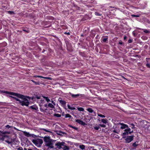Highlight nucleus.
<instances>
[{"label": "nucleus", "instance_id": "1", "mask_svg": "<svg viewBox=\"0 0 150 150\" xmlns=\"http://www.w3.org/2000/svg\"><path fill=\"white\" fill-rule=\"evenodd\" d=\"M12 96H10L15 99L17 101H19L22 106L24 105L28 106L29 103L27 98L29 99V97L26 96L22 94H11Z\"/></svg>", "mask_w": 150, "mask_h": 150}, {"label": "nucleus", "instance_id": "2", "mask_svg": "<svg viewBox=\"0 0 150 150\" xmlns=\"http://www.w3.org/2000/svg\"><path fill=\"white\" fill-rule=\"evenodd\" d=\"M44 141L45 142V145L46 146H49L51 148H53L54 147L53 144L52 142V140L50 139V137H45L44 138Z\"/></svg>", "mask_w": 150, "mask_h": 150}, {"label": "nucleus", "instance_id": "3", "mask_svg": "<svg viewBox=\"0 0 150 150\" xmlns=\"http://www.w3.org/2000/svg\"><path fill=\"white\" fill-rule=\"evenodd\" d=\"M32 142L36 145L40 146V145L43 143V140L41 139H37L33 140Z\"/></svg>", "mask_w": 150, "mask_h": 150}, {"label": "nucleus", "instance_id": "4", "mask_svg": "<svg viewBox=\"0 0 150 150\" xmlns=\"http://www.w3.org/2000/svg\"><path fill=\"white\" fill-rule=\"evenodd\" d=\"M131 129H130L129 127H127L126 128V129L124 130L125 132H123L122 133V136H124L123 137V138H125L124 136L125 135H126L128 134H131L133 132V131L132 130V131H130Z\"/></svg>", "mask_w": 150, "mask_h": 150}, {"label": "nucleus", "instance_id": "5", "mask_svg": "<svg viewBox=\"0 0 150 150\" xmlns=\"http://www.w3.org/2000/svg\"><path fill=\"white\" fill-rule=\"evenodd\" d=\"M64 144H66L64 142H58L55 144V146H57V148L59 149H60L62 147V146L64 145Z\"/></svg>", "mask_w": 150, "mask_h": 150}, {"label": "nucleus", "instance_id": "6", "mask_svg": "<svg viewBox=\"0 0 150 150\" xmlns=\"http://www.w3.org/2000/svg\"><path fill=\"white\" fill-rule=\"evenodd\" d=\"M133 137L134 136L132 135L127 136L125 139V142L127 143H130L133 140Z\"/></svg>", "mask_w": 150, "mask_h": 150}, {"label": "nucleus", "instance_id": "7", "mask_svg": "<svg viewBox=\"0 0 150 150\" xmlns=\"http://www.w3.org/2000/svg\"><path fill=\"white\" fill-rule=\"evenodd\" d=\"M58 101L61 103V105L63 106L65 108L66 107V102L65 101L62 100V99L61 98H59Z\"/></svg>", "mask_w": 150, "mask_h": 150}, {"label": "nucleus", "instance_id": "8", "mask_svg": "<svg viewBox=\"0 0 150 150\" xmlns=\"http://www.w3.org/2000/svg\"><path fill=\"white\" fill-rule=\"evenodd\" d=\"M146 66L147 68H150V63L149 62L150 61V58H146Z\"/></svg>", "mask_w": 150, "mask_h": 150}, {"label": "nucleus", "instance_id": "9", "mask_svg": "<svg viewBox=\"0 0 150 150\" xmlns=\"http://www.w3.org/2000/svg\"><path fill=\"white\" fill-rule=\"evenodd\" d=\"M34 77H38V78H40L45 79H47L49 80H51L52 79L49 77H43L42 76H39V75H34L33 76Z\"/></svg>", "mask_w": 150, "mask_h": 150}, {"label": "nucleus", "instance_id": "10", "mask_svg": "<svg viewBox=\"0 0 150 150\" xmlns=\"http://www.w3.org/2000/svg\"><path fill=\"white\" fill-rule=\"evenodd\" d=\"M76 121L81 125H86V123L85 122L79 119L76 120Z\"/></svg>", "mask_w": 150, "mask_h": 150}, {"label": "nucleus", "instance_id": "11", "mask_svg": "<svg viewBox=\"0 0 150 150\" xmlns=\"http://www.w3.org/2000/svg\"><path fill=\"white\" fill-rule=\"evenodd\" d=\"M119 124L122 125V126L120 127V128L122 129H126L127 127H128V126L127 125L124 123H120Z\"/></svg>", "mask_w": 150, "mask_h": 150}, {"label": "nucleus", "instance_id": "12", "mask_svg": "<svg viewBox=\"0 0 150 150\" xmlns=\"http://www.w3.org/2000/svg\"><path fill=\"white\" fill-rule=\"evenodd\" d=\"M0 93H4L5 94H18L17 93H13L12 92H8L5 91L0 90Z\"/></svg>", "mask_w": 150, "mask_h": 150}, {"label": "nucleus", "instance_id": "13", "mask_svg": "<svg viewBox=\"0 0 150 150\" xmlns=\"http://www.w3.org/2000/svg\"><path fill=\"white\" fill-rule=\"evenodd\" d=\"M23 133L24 134L26 137H30V134L29 132H27L25 131H23Z\"/></svg>", "mask_w": 150, "mask_h": 150}, {"label": "nucleus", "instance_id": "14", "mask_svg": "<svg viewBox=\"0 0 150 150\" xmlns=\"http://www.w3.org/2000/svg\"><path fill=\"white\" fill-rule=\"evenodd\" d=\"M138 29L139 30H143L144 32L146 33H150V31L146 29H141L139 28H138Z\"/></svg>", "mask_w": 150, "mask_h": 150}, {"label": "nucleus", "instance_id": "15", "mask_svg": "<svg viewBox=\"0 0 150 150\" xmlns=\"http://www.w3.org/2000/svg\"><path fill=\"white\" fill-rule=\"evenodd\" d=\"M63 150H67L69 149V147L66 146L65 144H64V145L62 146V148Z\"/></svg>", "mask_w": 150, "mask_h": 150}, {"label": "nucleus", "instance_id": "16", "mask_svg": "<svg viewBox=\"0 0 150 150\" xmlns=\"http://www.w3.org/2000/svg\"><path fill=\"white\" fill-rule=\"evenodd\" d=\"M61 133H62L63 134H66V133L65 132H62L61 131H59L57 132V134L59 135L62 136V135Z\"/></svg>", "mask_w": 150, "mask_h": 150}, {"label": "nucleus", "instance_id": "17", "mask_svg": "<svg viewBox=\"0 0 150 150\" xmlns=\"http://www.w3.org/2000/svg\"><path fill=\"white\" fill-rule=\"evenodd\" d=\"M67 107L68 108L71 110H74L75 109V108L74 107H72L69 105H67Z\"/></svg>", "mask_w": 150, "mask_h": 150}, {"label": "nucleus", "instance_id": "18", "mask_svg": "<svg viewBox=\"0 0 150 150\" xmlns=\"http://www.w3.org/2000/svg\"><path fill=\"white\" fill-rule=\"evenodd\" d=\"M138 142L137 141L136 142H134V143H133V144L132 145V146L133 147H136L138 145Z\"/></svg>", "mask_w": 150, "mask_h": 150}, {"label": "nucleus", "instance_id": "19", "mask_svg": "<svg viewBox=\"0 0 150 150\" xmlns=\"http://www.w3.org/2000/svg\"><path fill=\"white\" fill-rule=\"evenodd\" d=\"M85 146L83 144H81L79 145V148L82 150L85 149Z\"/></svg>", "mask_w": 150, "mask_h": 150}, {"label": "nucleus", "instance_id": "20", "mask_svg": "<svg viewBox=\"0 0 150 150\" xmlns=\"http://www.w3.org/2000/svg\"><path fill=\"white\" fill-rule=\"evenodd\" d=\"M86 110L88 111L90 113H92L93 112V110L91 108H88Z\"/></svg>", "mask_w": 150, "mask_h": 150}, {"label": "nucleus", "instance_id": "21", "mask_svg": "<svg viewBox=\"0 0 150 150\" xmlns=\"http://www.w3.org/2000/svg\"><path fill=\"white\" fill-rule=\"evenodd\" d=\"M79 96V94H71V96L74 98H76Z\"/></svg>", "mask_w": 150, "mask_h": 150}, {"label": "nucleus", "instance_id": "22", "mask_svg": "<svg viewBox=\"0 0 150 150\" xmlns=\"http://www.w3.org/2000/svg\"><path fill=\"white\" fill-rule=\"evenodd\" d=\"M78 110L80 111H84V109L82 108H77Z\"/></svg>", "mask_w": 150, "mask_h": 150}, {"label": "nucleus", "instance_id": "23", "mask_svg": "<svg viewBox=\"0 0 150 150\" xmlns=\"http://www.w3.org/2000/svg\"><path fill=\"white\" fill-rule=\"evenodd\" d=\"M30 108L34 110H37V109H38L37 108L34 107V106H30Z\"/></svg>", "mask_w": 150, "mask_h": 150}, {"label": "nucleus", "instance_id": "24", "mask_svg": "<svg viewBox=\"0 0 150 150\" xmlns=\"http://www.w3.org/2000/svg\"><path fill=\"white\" fill-rule=\"evenodd\" d=\"M44 98H45L46 101L47 102H49L50 101V100L47 97L43 96Z\"/></svg>", "mask_w": 150, "mask_h": 150}, {"label": "nucleus", "instance_id": "25", "mask_svg": "<svg viewBox=\"0 0 150 150\" xmlns=\"http://www.w3.org/2000/svg\"><path fill=\"white\" fill-rule=\"evenodd\" d=\"M54 116L57 117H61V115L58 114H55L54 115Z\"/></svg>", "mask_w": 150, "mask_h": 150}, {"label": "nucleus", "instance_id": "26", "mask_svg": "<svg viewBox=\"0 0 150 150\" xmlns=\"http://www.w3.org/2000/svg\"><path fill=\"white\" fill-rule=\"evenodd\" d=\"M48 106L50 108H53L54 107V105H53L51 103H49L48 105Z\"/></svg>", "mask_w": 150, "mask_h": 150}, {"label": "nucleus", "instance_id": "27", "mask_svg": "<svg viewBox=\"0 0 150 150\" xmlns=\"http://www.w3.org/2000/svg\"><path fill=\"white\" fill-rule=\"evenodd\" d=\"M113 132H114L115 133L118 134L120 132V130H114L113 131Z\"/></svg>", "mask_w": 150, "mask_h": 150}, {"label": "nucleus", "instance_id": "28", "mask_svg": "<svg viewBox=\"0 0 150 150\" xmlns=\"http://www.w3.org/2000/svg\"><path fill=\"white\" fill-rule=\"evenodd\" d=\"M101 121L104 123L106 124L107 122V121L105 119H102L101 120Z\"/></svg>", "mask_w": 150, "mask_h": 150}, {"label": "nucleus", "instance_id": "29", "mask_svg": "<svg viewBox=\"0 0 150 150\" xmlns=\"http://www.w3.org/2000/svg\"><path fill=\"white\" fill-rule=\"evenodd\" d=\"M71 117V115H70L69 114H66L65 115V117L66 118Z\"/></svg>", "mask_w": 150, "mask_h": 150}, {"label": "nucleus", "instance_id": "30", "mask_svg": "<svg viewBox=\"0 0 150 150\" xmlns=\"http://www.w3.org/2000/svg\"><path fill=\"white\" fill-rule=\"evenodd\" d=\"M98 115L100 117H105V116L103 115L100 114H98Z\"/></svg>", "mask_w": 150, "mask_h": 150}, {"label": "nucleus", "instance_id": "31", "mask_svg": "<svg viewBox=\"0 0 150 150\" xmlns=\"http://www.w3.org/2000/svg\"><path fill=\"white\" fill-rule=\"evenodd\" d=\"M108 38H104L103 40V42H105L106 41L108 40Z\"/></svg>", "mask_w": 150, "mask_h": 150}, {"label": "nucleus", "instance_id": "32", "mask_svg": "<svg viewBox=\"0 0 150 150\" xmlns=\"http://www.w3.org/2000/svg\"><path fill=\"white\" fill-rule=\"evenodd\" d=\"M8 12L10 14H14V12L12 11H8Z\"/></svg>", "mask_w": 150, "mask_h": 150}, {"label": "nucleus", "instance_id": "33", "mask_svg": "<svg viewBox=\"0 0 150 150\" xmlns=\"http://www.w3.org/2000/svg\"><path fill=\"white\" fill-rule=\"evenodd\" d=\"M95 14L96 16H100L101 15V14L100 13H99L98 12H96L95 13Z\"/></svg>", "mask_w": 150, "mask_h": 150}, {"label": "nucleus", "instance_id": "34", "mask_svg": "<svg viewBox=\"0 0 150 150\" xmlns=\"http://www.w3.org/2000/svg\"><path fill=\"white\" fill-rule=\"evenodd\" d=\"M132 17H138L139 16L138 15H135L134 14H133V15H132Z\"/></svg>", "mask_w": 150, "mask_h": 150}, {"label": "nucleus", "instance_id": "35", "mask_svg": "<svg viewBox=\"0 0 150 150\" xmlns=\"http://www.w3.org/2000/svg\"><path fill=\"white\" fill-rule=\"evenodd\" d=\"M99 126L101 127H106V125L104 124H100Z\"/></svg>", "mask_w": 150, "mask_h": 150}, {"label": "nucleus", "instance_id": "36", "mask_svg": "<svg viewBox=\"0 0 150 150\" xmlns=\"http://www.w3.org/2000/svg\"><path fill=\"white\" fill-rule=\"evenodd\" d=\"M94 129L96 130H98L100 128V127H94Z\"/></svg>", "mask_w": 150, "mask_h": 150}, {"label": "nucleus", "instance_id": "37", "mask_svg": "<svg viewBox=\"0 0 150 150\" xmlns=\"http://www.w3.org/2000/svg\"><path fill=\"white\" fill-rule=\"evenodd\" d=\"M35 83L37 85H40V82L39 81L38 82H36L35 81Z\"/></svg>", "mask_w": 150, "mask_h": 150}, {"label": "nucleus", "instance_id": "38", "mask_svg": "<svg viewBox=\"0 0 150 150\" xmlns=\"http://www.w3.org/2000/svg\"><path fill=\"white\" fill-rule=\"evenodd\" d=\"M30 137H33L35 138L36 136L33 134H30Z\"/></svg>", "mask_w": 150, "mask_h": 150}, {"label": "nucleus", "instance_id": "39", "mask_svg": "<svg viewBox=\"0 0 150 150\" xmlns=\"http://www.w3.org/2000/svg\"><path fill=\"white\" fill-rule=\"evenodd\" d=\"M42 130H43L45 131L46 132H51L49 131H48V130H47L46 129H42Z\"/></svg>", "mask_w": 150, "mask_h": 150}, {"label": "nucleus", "instance_id": "40", "mask_svg": "<svg viewBox=\"0 0 150 150\" xmlns=\"http://www.w3.org/2000/svg\"><path fill=\"white\" fill-rule=\"evenodd\" d=\"M18 150H23V149L21 147H20L17 149Z\"/></svg>", "mask_w": 150, "mask_h": 150}, {"label": "nucleus", "instance_id": "41", "mask_svg": "<svg viewBox=\"0 0 150 150\" xmlns=\"http://www.w3.org/2000/svg\"><path fill=\"white\" fill-rule=\"evenodd\" d=\"M70 127H71L73 129H74L76 130H77L78 129L77 128L75 127H73L72 126H70Z\"/></svg>", "mask_w": 150, "mask_h": 150}, {"label": "nucleus", "instance_id": "42", "mask_svg": "<svg viewBox=\"0 0 150 150\" xmlns=\"http://www.w3.org/2000/svg\"><path fill=\"white\" fill-rule=\"evenodd\" d=\"M132 126L131 127V128L133 129L134 128V124L132 123V124H130Z\"/></svg>", "mask_w": 150, "mask_h": 150}, {"label": "nucleus", "instance_id": "43", "mask_svg": "<svg viewBox=\"0 0 150 150\" xmlns=\"http://www.w3.org/2000/svg\"><path fill=\"white\" fill-rule=\"evenodd\" d=\"M7 128H9L11 127L9 125H8L6 126H5Z\"/></svg>", "mask_w": 150, "mask_h": 150}, {"label": "nucleus", "instance_id": "44", "mask_svg": "<svg viewBox=\"0 0 150 150\" xmlns=\"http://www.w3.org/2000/svg\"><path fill=\"white\" fill-rule=\"evenodd\" d=\"M112 8H113L112 6H109V9L110 10L112 11L113 10L112 9Z\"/></svg>", "mask_w": 150, "mask_h": 150}, {"label": "nucleus", "instance_id": "45", "mask_svg": "<svg viewBox=\"0 0 150 150\" xmlns=\"http://www.w3.org/2000/svg\"><path fill=\"white\" fill-rule=\"evenodd\" d=\"M64 34H66L67 35H70V33H69V32H65L64 33Z\"/></svg>", "mask_w": 150, "mask_h": 150}, {"label": "nucleus", "instance_id": "46", "mask_svg": "<svg viewBox=\"0 0 150 150\" xmlns=\"http://www.w3.org/2000/svg\"><path fill=\"white\" fill-rule=\"evenodd\" d=\"M6 142L9 144L11 143V142H9V141H8V140L6 141Z\"/></svg>", "mask_w": 150, "mask_h": 150}, {"label": "nucleus", "instance_id": "47", "mask_svg": "<svg viewBox=\"0 0 150 150\" xmlns=\"http://www.w3.org/2000/svg\"><path fill=\"white\" fill-rule=\"evenodd\" d=\"M76 105V104H73L71 105V106L72 107H74V106Z\"/></svg>", "mask_w": 150, "mask_h": 150}, {"label": "nucleus", "instance_id": "48", "mask_svg": "<svg viewBox=\"0 0 150 150\" xmlns=\"http://www.w3.org/2000/svg\"><path fill=\"white\" fill-rule=\"evenodd\" d=\"M128 42L129 43H131L132 42V40H128Z\"/></svg>", "mask_w": 150, "mask_h": 150}, {"label": "nucleus", "instance_id": "49", "mask_svg": "<svg viewBox=\"0 0 150 150\" xmlns=\"http://www.w3.org/2000/svg\"><path fill=\"white\" fill-rule=\"evenodd\" d=\"M36 98H37V99H40V97L39 96H37L36 97Z\"/></svg>", "mask_w": 150, "mask_h": 150}, {"label": "nucleus", "instance_id": "50", "mask_svg": "<svg viewBox=\"0 0 150 150\" xmlns=\"http://www.w3.org/2000/svg\"><path fill=\"white\" fill-rule=\"evenodd\" d=\"M40 109L41 111V112H43L44 111L43 109L42 108H40Z\"/></svg>", "mask_w": 150, "mask_h": 150}, {"label": "nucleus", "instance_id": "51", "mask_svg": "<svg viewBox=\"0 0 150 150\" xmlns=\"http://www.w3.org/2000/svg\"><path fill=\"white\" fill-rule=\"evenodd\" d=\"M118 44L120 45H122V42H119Z\"/></svg>", "mask_w": 150, "mask_h": 150}, {"label": "nucleus", "instance_id": "52", "mask_svg": "<svg viewBox=\"0 0 150 150\" xmlns=\"http://www.w3.org/2000/svg\"><path fill=\"white\" fill-rule=\"evenodd\" d=\"M127 37L126 36H125L124 37V40H125L126 39Z\"/></svg>", "mask_w": 150, "mask_h": 150}, {"label": "nucleus", "instance_id": "53", "mask_svg": "<svg viewBox=\"0 0 150 150\" xmlns=\"http://www.w3.org/2000/svg\"><path fill=\"white\" fill-rule=\"evenodd\" d=\"M31 81L33 82V83H35V81H34L33 80H31Z\"/></svg>", "mask_w": 150, "mask_h": 150}, {"label": "nucleus", "instance_id": "54", "mask_svg": "<svg viewBox=\"0 0 150 150\" xmlns=\"http://www.w3.org/2000/svg\"><path fill=\"white\" fill-rule=\"evenodd\" d=\"M31 81L33 82V83H35V81H34L33 80H31Z\"/></svg>", "mask_w": 150, "mask_h": 150}, {"label": "nucleus", "instance_id": "55", "mask_svg": "<svg viewBox=\"0 0 150 150\" xmlns=\"http://www.w3.org/2000/svg\"><path fill=\"white\" fill-rule=\"evenodd\" d=\"M44 106L45 107H47V104H45L44 105Z\"/></svg>", "mask_w": 150, "mask_h": 150}, {"label": "nucleus", "instance_id": "56", "mask_svg": "<svg viewBox=\"0 0 150 150\" xmlns=\"http://www.w3.org/2000/svg\"><path fill=\"white\" fill-rule=\"evenodd\" d=\"M4 137H2L1 138V139L4 140Z\"/></svg>", "mask_w": 150, "mask_h": 150}, {"label": "nucleus", "instance_id": "57", "mask_svg": "<svg viewBox=\"0 0 150 150\" xmlns=\"http://www.w3.org/2000/svg\"><path fill=\"white\" fill-rule=\"evenodd\" d=\"M23 31H26V32H28L26 30H23Z\"/></svg>", "mask_w": 150, "mask_h": 150}, {"label": "nucleus", "instance_id": "58", "mask_svg": "<svg viewBox=\"0 0 150 150\" xmlns=\"http://www.w3.org/2000/svg\"><path fill=\"white\" fill-rule=\"evenodd\" d=\"M24 150H27V149L26 148H24Z\"/></svg>", "mask_w": 150, "mask_h": 150}, {"label": "nucleus", "instance_id": "59", "mask_svg": "<svg viewBox=\"0 0 150 150\" xmlns=\"http://www.w3.org/2000/svg\"><path fill=\"white\" fill-rule=\"evenodd\" d=\"M6 133V132H4L3 134H5Z\"/></svg>", "mask_w": 150, "mask_h": 150}, {"label": "nucleus", "instance_id": "60", "mask_svg": "<svg viewBox=\"0 0 150 150\" xmlns=\"http://www.w3.org/2000/svg\"><path fill=\"white\" fill-rule=\"evenodd\" d=\"M52 102L53 104H54V102H53V101H52Z\"/></svg>", "mask_w": 150, "mask_h": 150}, {"label": "nucleus", "instance_id": "61", "mask_svg": "<svg viewBox=\"0 0 150 150\" xmlns=\"http://www.w3.org/2000/svg\"><path fill=\"white\" fill-rule=\"evenodd\" d=\"M28 150H33L32 149H28Z\"/></svg>", "mask_w": 150, "mask_h": 150}, {"label": "nucleus", "instance_id": "62", "mask_svg": "<svg viewBox=\"0 0 150 150\" xmlns=\"http://www.w3.org/2000/svg\"><path fill=\"white\" fill-rule=\"evenodd\" d=\"M93 150H96V149H93Z\"/></svg>", "mask_w": 150, "mask_h": 150}, {"label": "nucleus", "instance_id": "63", "mask_svg": "<svg viewBox=\"0 0 150 150\" xmlns=\"http://www.w3.org/2000/svg\"><path fill=\"white\" fill-rule=\"evenodd\" d=\"M81 36H83V35H81Z\"/></svg>", "mask_w": 150, "mask_h": 150}, {"label": "nucleus", "instance_id": "64", "mask_svg": "<svg viewBox=\"0 0 150 150\" xmlns=\"http://www.w3.org/2000/svg\"><path fill=\"white\" fill-rule=\"evenodd\" d=\"M14 128L15 129H16V128H15V127H14Z\"/></svg>", "mask_w": 150, "mask_h": 150}]
</instances>
